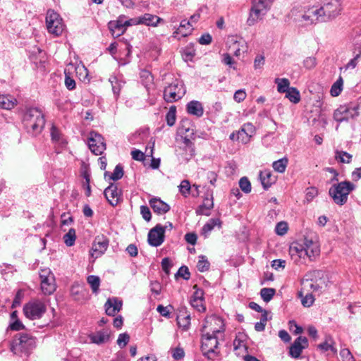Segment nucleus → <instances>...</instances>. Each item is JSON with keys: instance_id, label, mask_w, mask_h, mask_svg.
<instances>
[{"instance_id": "21", "label": "nucleus", "mask_w": 361, "mask_h": 361, "mask_svg": "<svg viewBox=\"0 0 361 361\" xmlns=\"http://www.w3.org/2000/svg\"><path fill=\"white\" fill-rule=\"evenodd\" d=\"M255 133V127L251 123H245L239 130L236 131L237 140L243 144H247Z\"/></svg>"}, {"instance_id": "31", "label": "nucleus", "mask_w": 361, "mask_h": 361, "mask_svg": "<svg viewBox=\"0 0 361 361\" xmlns=\"http://www.w3.org/2000/svg\"><path fill=\"white\" fill-rule=\"evenodd\" d=\"M17 104V99L11 95L0 94V108L10 110Z\"/></svg>"}, {"instance_id": "10", "label": "nucleus", "mask_w": 361, "mask_h": 361, "mask_svg": "<svg viewBox=\"0 0 361 361\" xmlns=\"http://www.w3.org/2000/svg\"><path fill=\"white\" fill-rule=\"evenodd\" d=\"M40 288L45 295H50L56 290V279L54 274L49 268L39 271Z\"/></svg>"}, {"instance_id": "15", "label": "nucleus", "mask_w": 361, "mask_h": 361, "mask_svg": "<svg viewBox=\"0 0 361 361\" xmlns=\"http://www.w3.org/2000/svg\"><path fill=\"white\" fill-rule=\"evenodd\" d=\"M166 228V226L157 224L149 231L148 233V243L150 245L158 247L163 243Z\"/></svg>"}, {"instance_id": "3", "label": "nucleus", "mask_w": 361, "mask_h": 361, "mask_svg": "<svg viewBox=\"0 0 361 361\" xmlns=\"http://www.w3.org/2000/svg\"><path fill=\"white\" fill-rule=\"evenodd\" d=\"M201 350L208 360H214L220 355L217 335L202 333Z\"/></svg>"}, {"instance_id": "37", "label": "nucleus", "mask_w": 361, "mask_h": 361, "mask_svg": "<svg viewBox=\"0 0 361 361\" xmlns=\"http://www.w3.org/2000/svg\"><path fill=\"white\" fill-rule=\"evenodd\" d=\"M87 282L90 286L92 293L97 294L100 286L99 277L95 275H90L87 277Z\"/></svg>"}, {"instance_id": "24", "label": "nucleus", "mask_w": 361, "mask_h": 361, "mask_svg": "<svg viewBox=\"0 0 361 361\" xmlns=\"http://www.w3.org/2000/svg\"><path fill=\"white\" fill-rule=\"evenodd\" d=\"M303 245L305 247V251L307 252V258L310 260L314 259L320 254V248L317 242L305 238Z\"/></svg>"}, {"instance_id": "36", "label": "nucleus", "mask_w": 361, "mask_h": 361, "mask_svg": "<svg viewBox=\"0 0 361 361\" xmlns=\"http://www.w3.org/2000/svg\"><path fill=\"white\" fill-rule=\"evenodd\" d=\"M109 82L111 84L112 91L115 98L117 99L120 95V92L123 86V82L119 80L116 77L112 76L109 78Z\"/></svg>"}, {"instance_id": "44", "label": "nucleus", "mask_w": 361, "mask_h": 361, "mask_svg": "<svg viewBox=\"0 0 361 361\" xmlns=\"http://www.w3.org/2000/svg\"><path fill=\"white\" fill-rule=\"evenodd\" d=\"M75 239L76 234L74 228H70L68 233L63 235L64 243L68 247L74 245Z\"/></svg>"}, {"instance_id": "33", "label": "nucleus", "mask_w": 361, "mask_h": 361, "mask_svg": "<svg viewBox=\"0 0 361 361\" xmlns=\"http://www.w3.org/2000/svg\"><path fill=\"white\" fill-rule=\"evenodd\" d=\"M184 149L185 150V154L184 159L189 161L195 156V147L192 142L188 137L183 139Z\"/></svg>"}, {"instance_id": "7", "label": "nucleus", "mask_w": 361, "mask_h": 361, "mask_svg": "<svg viewBox=\"0 0 361 361\" xmlns=\"http://www.w3.org/2000/svg\"><path fill=\"white\" fill-rule=\"evenodd\" d=\"M353 190V185L351 183L343 181L333 185L329 192L336 204L343 205L347 202L348 196Z\"/></svg>"}, {"instance_id": "29", "label": "nucleus", "mask_w": 361, "mask_h": 361, "mask_svg": "<svg viewBox=\"0 0 361 361\" xmlns=\"http://www.w3.org/2000/svg\"><path fill=\"white\" fill-rule=\"evenodd\" d=\"M187 112L197 117H202L204 114V108L201 102L193 100L188 103Z\"/></svg>"}, {"instance_id": "34", "label": "nucleus", "mask_w": 361, "mask_h": 361, "mask_svg": "<svg viewBox=\"0 0 361 361\" xmlns=\"http://www.w3.org/2000/svg\"><path fill=\"white\" fill-rule=\"evenodd\" d=\"M123 168L121 164L116 166L114 172L110 173L108 171L104 173V178L112 180H118L123 176Z\"/></svg>"}, {"instance_id": "39", "label": "nucleus", "mask_w": 361, "mask_h": 361, "mask_svg": "<svg viewBox=\"0 0 361 361\" xmlns=\"http://www.w3.org/2000/svg\"><path fill=\"white\" fill-rule=\"evenodd\" d=\"M286 97L294 104H298L300 101V92L297 88L293 87L286 92Z\"/></svg>"}, {"instance_id": "23", "label": "nucleus", "mask_w": 361, "mask_h": 361, "mask_svg": "<svg viewBox=\"0 0 361 361\" xmlns=\"http://www.w3.org/2000/svg\"><path fill=\"white\" fill-rule=\"evenodd\" d=\"M92 343L102 345L108 343L111 338V331L109 329H102L92 333L88 336Z\"/></svg>"}, {"instance_id": "25", "label": "nucleus", "mask_w": 361, "mask_h": 361, "mask_svg": "<svg viewBox=\"0 0 361 361\" xmlns=\"http://www.w3.org/2000/svg\"><path fill=\"white\" fill-rule=\"evenodd\" d=\"M153 212L158 214H164L170 210V206L159 197H153L149 201Z\"/></svg>"}, {"instance_id": "16", "label": "nucleus", "mask_w": 361, "mask_h": 361, "mask_svg": "<svg viewBox=\"0 0 361 361\" xmlns=\"http://www.w3.org/2000/svg\"><path fill=\"white\" fill-rule=\"evenodd\" d=\"M324 13L325 21H329L338 16L341 11V6L338 1L331 0L325 4L323 6H320Z\"/></svg>"}, {"instance_id": "64", "label": "nucleus", "mask_w": 361, "mask_h": 361, "mask_svg": "<svg viewBox=\"0 0 361 361\" xmlns=\"http://www.w3.org/2000/svg\"><path fill=\"white\" fill-rule=\"evenodd\" d=\"M361 57V49L360 50L359 53L356 54L353 59H352L345 66V69L348 68H355L358 63V60Z\"/></svg>"}, {"instance_id": "51", "label": "nucleus", "mask_w": 361, "mask_h": 361, "mask_svg": "<svg viewBox=\"0 0 361 361\" xmlns=\"http://www.w3.org/2000/svg\"><path fill=\"white\" fill-rule=\"evenodd\" d=\"M179 188V192L183 195L184 197H188L190 195V183L189 180H183L181 181Z\"/></svg>"}, {"instance_id": "12", "label": "nucleus", "mask_w": 361, "mask_h": 361, "mask_svg": "<svg viewBox=\"0 0 361 361\" xmlns=\"http://www.w3.org/2000/svg\"><path fill=\"white\" fill-rule=\"evenodd\" d=\"M324 13L321 7L317 6H308L305 8L302 19L306 25L326 22Z\"/></svg>"}, {"instance_id": "20", "label": "nucleus", "mask_w": 361, "mask_h": 361, "mask_svg": "<svg viewBox=\"0 0 361 361\" xmlns=\"http://www.w3.org/2000/svg\"><path fill=\"white\" fill-rule=\"evenodd\" d=\"M126 16L121 15L116 20H111L108 23V27L114 37H118L125 33L127 28L124 23Z\"/></svg>"}, {"instance_id": "18", "label": "nucleus", "mask_w": 361, "mask_h": 361, "mask_svg": "<svg viewBox=\"0 0 361 361\" xmlns=\"http://www.w3.org/2000/svg\"><path fill=\"white\" fill-rule=\"evenodd\" d=\"M308 340L305 336L298 337L290 346L289 355L291 357L298 359L302 350L308 347Z\"/></svg>"}, {"instance_id": "8", "label": "nucleus", "mask_w": 361, "mask_h": 361, "mask_svg": "<svg viewBox=\"0 0 361 361\" xmlns=\"http://www.w3.org/2000/svg\"><path fill=\"white\" fill-rule=\"evenodd\" d=\"M202 333L217 335L225 331L224 321L216 314L207 316L201 329Z\"/></svg>"}, {"instance_id": "28", "label": "nucleus", "mask_w": 361, "mask_h": 361, "mask_svg": "<svg viewBox=\"0 0 361 361\" xmlns=\"http://www.w3.org/2000/svg\"><path fill=\"white\" fill-rule=\"evenodd\" d=\"M213 207V196L210 195V197H207L203 200L202 204L196 209V214L197 215L209 216L210 214V210Z\"/></svg>"}, {"instance_id": "13", "label": "nucleus", "mask_w": 361, "mask_h": 361, "mask_svg": "<svg viewBox=\"0 0 361 361\" xmlns=\"http://www.w3.org/2000/svg\"><path fill=\"white\" fill-rule=\"evenodd\" d=\"M109 245V240L106 235L103 234L97 235L92 242L90 252L91 257L94 259L100 257L105 253Z\"/></svg>"}, {"instance_id": "55", "label": "nucleus", "mask_w": 361, "mask_h": 361, "mask_svg": "<svg viewBox=\"0 0 361 361\" xmlns=\"http://www.w3.org/2000/svg\"><path fill=\"white\" fill-rule=\"evenodd\" d=\"M191 305L200 312H204L206 307L204 305V300H190Z\"/></svg>"}, {"instance_id": "63", "label": "nucleus", "mask_w": 361, "mask_h": 361, "mask_svg": "<svg viewBox=\"0 0 361 361\" xmlns=\"http://www.w3.org/2000/svg\"><path fill=\"white\" fill-rule=\"evenodd\" d=\"M340 355L343 361H354L352 353L347 348L341 349L340 351Z\"/></svg>"}, {"instance_id": "14", "label": "nucleus", "mask_w": 361, "mask_h": 361, "mask_svg": "<svg viewBox=\"0 0 361 361\" xmlns=\"http://www.w3.org/2000/svg\"><path fill=\"white\" fill-rule=\"evenodd\" d=\"M88 147L95 155H100L106 149L104 137L99 133L92 131L88 138Z\"/></svg>"}, {"instance_id": "58", "label": "nucleus", "mask_w": 361, "mask_h": 361, "mask_svg": "<svg viewBox=\"0 0 361 361\" xmlns=\"http://www.w3.org/2000/svg\"><path fill=\"white\" fill-rule=\"evenodd\" d=\"M246 97H247V94H246L245 90L244 89H240V90L235 91V92L234 93V95H233V99L236 102L240 103L245 99Z\"/></svg>"}, {"instance_id": "53", "label": "nucleus", "mask_w": 361, "mask_h": 361, "mask_svg": "<svg viewBox=\"0 0 361 361\" xmlns=\"http://www.w3.org/2000/svg\"><path fill=\"white\" fill-rule=\"evenodd\" d=\"M173 309L171 305L164 307L162 305H159L157 307V312L163 317L170 318L171 310Z\"/></svg>"}, {"instance_id": "1", "label": "nucleus", "mask_w": 361, "mask_h": 361, "mask_svg": "<svg viewBox=\"0 0 361 361\" xmlns=\"http://www.w3.org/2000/svg\"><path fill=\"white\" fill-rule=\"evenodd\" d=\"M23 124L29 133L33 135H39L45 125L44 116L42 111L37 108L29 109L24 114Z\"/></svg>"}, {"instance_id": "6", "label": "nucleus", "mask_w": 361, "mask_h": 361, "mask_svg": "<svg viewBox=\"0 0 361 361\" xmlns=\"http://www.w3.org/2000/svg\"><path fill=\"white\" fill-rule=\"evenodd\" d=\"M274 0H252V7L247 19L249 25H255L262 19L270 8Z\"/></svg>"}, {"instance_id": "26", "label": "nucleus", "mask_w": 361, "mask_h": 361, "mask_svg": "<svg viewBox=\"0 0 361 361\" xmlns=\"http://www.w3.org/2000/svg\"><path fill=\"white\" fill-rule=\"evenodd\" d=\"M105 312L109 316H114L120 311L122 307V302L116 298H109L105 305Z\"/></svg>"}, {"instance_id": "35", "label": "nucleus", "mask_w": 361, "mask_h": 361, "mask_svg": "<svg viewBox=\"0 0 361 361\" xmlns=\"http://www.w3.org/2000/svg\"><path fill=\"white\" fill-rule=\"evenodd\" d=\"M221 221L219 219H209L202 227V233L205 237L211 232L216 226L221 227Z\"/></svg>"}, {"instance_id": "40", "label": "nucleus", "mask_w": 361, "mask_h": 361, "mask_svg": "<svg viewBox=\"0 0 361 361\" xmlns=\"http://www.w3.org/2000/svg\"><path fill=\"white\" fill-rule=\"evenodd\" d=\"M334 342L331 340V338L327 339L325 342L320 343L317 345V348L319 349L322 352H326L328 350H331L334 354L337 353V349L334 347Z\"/></svg>"}, {"instance_id": "54", "label": "nucleus", "mask_w": 361, "mask_h": 361, "mask_svg": "<svg viewBox=\"0 0 361 361\" xmlns=\"http://www.w3.org/2000/svg\"><path fill=\"white\" fill-rule=\"evenodd\" d=\"M75 71L80 80L85 81L88 75V71L84 66H78L75 68Z\"/></svg>"}, {"instance_id": "30", "label": "nucleus", "mask_w": 361, "mask_h": 361, "mask_svg": "<svg viewBox=\"0 0 361 361\" xmlns=\"http://www.w3.org/2000/svg\"><path fill=\"white\" fill-rule=\"evenodd\" d=\"M163 20L156 15L151 13H145L140 16V25H145L147 26L156 27Z\"/></svg>"}, {"instance_id": "43", "label": "nucleus", "mask_w": 361, "mask_h": 361, "mask_svg": "<svg viewBox=\"0 0 361 361\" xmlns=\"http://www.w3.org/2000/svg\"><path fill=\"white\" fill-rule=\"evenodd\" d=\"M335 159L345 164H349L352 160V155L344 151H336Z\"/></svg>"}, {"instance_id": "45", "label": "nucleus", "mask_w": 361, "mask_h": 361, "mask_svg": "<svg viewBox=\"0 0 361 361\" xmlns=\"http://www.w3.org/2000/svg\"><path fill=\"white\" fill-rule=\"evenodd\" d=\"M288 164L286 158L280 159L274 161L272 164L274 169L279 173H283L286 171Z\"/></svg>"}, {"instance_id": "61", "label": "nucleus", "mask_w": 361, "mask_h": 361, "mask_svg": "<svg viewBox=\"0 0 361 361\" xmlns=\"http://www.w3.org/2000/svg\"><path fill=\"white\" fill-rule=\"evenodd\" d=\"M140 214L145 221H149L151 220L152 214L149 208L147 206L142 205L140 207Z\"/></svg>"}, {"instance_id": "41", "label": "nucleus", "mask_w": 361, "mask_h": 361, "mask_svg": "<svg viewBox=\"0 0 361 361\" xmlns=\"http://www.w3.org/2000/svg\"><path fill=\"white\" fill-rule=\"evenodd\" d=\"M276 293V290L272 288H264L260 290V296L262 300L268 302H269Z\"/></svg>"}, {"instance_id": "5", "label": "nucleus", "mask_w": 361, "mask_h": 361, "mask_svg": "<svg viewBox=\"0 0 361 361\" xmlns=\"http://www.w3.org/2000/svg\"><path fill=\"white\" fill-rule=\"evenodd\" d=\"M360 104L357 102H349L341 105L334 112V118L338 123L348 121L359 116Z\"/></svg>"}, {"instance_id": "38", "label": "nucleus", "mask_w": 361, "mask_h": 361, "mask_svg": "<svg viewBox=\"0 0 361 361\" xmlns=\"http://www.w3.org/2000/svg\"><path fill=\"white\" fill-rule=\"evenodd\" d=\"M274 82L277 85V90L280 93H286L290 87V81L287 78H276Z\"/></svg>"}, {"instance_id": "59", "label": "nucleus", "mask_w": 361, "mask_h": 361, "mask_svg": "<svg viewBox=\"0 0 361 361\" xmlns=\"http://www.w3.org/2000/svg\"><path fill=\"white\" fill-rule=\"evenodd\" d=\"M275 231L278 235H283L288 231V224L284 221H281L276 224Z\"/></svg>"}, {"instance_id": "9", "label": "nucleus", "mask_w": 361, "mask_h": 361, "mask_svg": "<svg viewBox=\"0 0 361 361\" xmlns=\"http://www.w3.org/2000/svg\"><path fill=\"white\" fill-rule=\"evenodd\" d=\"M46 311V305L39 299L31 300L23 307L25 316L32 320L40 319Z\"/></svg>"}, {"instance_id": "11", "label": "nucleus", "mask_w": 361, "mask_h": 361, "mask_svg": "<svg viewBox=\"0 0 361 361\" xmlns=\"http://www.w3.org/2000/svg\"><path fill=\"white\" fill-rule=\"evenodd\" d=\"M185 93L183 84L175 80L164 90V98L167 102H174L181 99Z\"/></svg>"}, {"instance_id": "60", "label": "nucleus", "mask_w": 361, "mask_h": 361, "mask_svg": "<svg viewBox=\"0 0 361 361\" xmlns=\"http://www.w3.org/2000/svg\"><path fill=\"white\" fill-rule=\"evenodd\" d=\"M317 59L315 57L310 56L303 61V65L307 69H312L317 66Z\"/></svg>"}, {"instance_id": "22", "label": "nucleus", "mask_w": 361, "mask_h": 361, "mask_svg": "<svg viewBox=\"0 0 361 361\" xmlns=\"http://www.w3.org/2000/svg\"><path fill=\"white\" fill-rule=\"evenodd\" d=\"M228 49L236 57L245 53L247 50V45L245 40L243 39H238L236 37H232L229 42Z\"/></svg>"}, {"instance_id": "17", "label": "nucleus", "mask_w": 361, "mask_h": 361, "mask_svg": "<svg viewBox=\"0 0 361 361\" xmlns=\"http://www.w3.org/2000/svg\"><path fill=\"white\" fill-rule=\"evenodd\" d=\"M305 247L303 243L293 242L289 248V253L291 259L295 263H300L302 260H305L307 257V252L305 251Z\"/></svg>"}, {"instance_id": "49", "label": "nucleus", "mask_w": 361, "mask_h": 361, "mask_svg": "<svg viewBox=\"0 0 361 361\" xmlns=\"http://www.w3.org/2000/svg\"><path fill=\"white\" fill-rule=\"evenodd\" d=\"M318 195V190L316 187H309L305 190V202L309 203Z\"/></svg>"}, {"instance_id": "2", "label": "nucleus", "mask_w": 361, "mask_h": 361, "mask_svg": "<svg viewBox=\"0 0 361 361\" xmlns=\"http://www.w3.org/2000/svg\"><path fill=\"white\" fill-rule=\"evenodd\" d=\"M35 338L29 334L19 333L13 338L11 343V351L17 355L27 353L35 347Z\"/></svg>"}, {"instance_id": "27", "label": "nucleus", "mask_w": 361, "mask_h": 361, "mask_svg": "<svg viewBox=\"0 0 361 361\" xmlns=\"http://www.w3.org/2000/svg\"><path fill=\"white\" fill-rule=\"evenodd\" d=\"M192 30L191 22L184 19L181 20L179 27L173 32V37H177L178 35H180L183 37H187L191 34Z\"/></svg>"}, {"instance_id": "4", "label": "nucleus", "mask_w": 361, "mask_h": 361, "mask_svg": "<svg viewBox=\"0 0 361 361\" xmlns=\"http://www.w3.org/2000/svg\"><path fill=\"white\" fill-rule=\"evenodd\" d=\"M45 22L48 32L54 37L61 36L65 30L66 25L62 18L54 10L47 11Z\"/></svg>"}, {"instance_id": "62", "label": "nucleus", "mask_w": 361, "mask_h": 361, "mask_svg": "<svg viewBox=\"0 0 361 361\" xmlns=\"http://www.w3.org/2000/svg\"><path fill=\"white\" fill-rule=\"evenodd\" d=\"M51 137L52 141L54 142H58L61 140V134L55 126H52L51 128Z\"/></svg>"}, {"instance_id": "52", "label": "nucleus", "mask_w": 361, "mask_h": 361, "mask_svg": "<svg viewBox=\"0 0 361 361\" xmlns=\"http://www.w3.org/2000/svg\"><path fill=\"white\" fill-rule=\"evenodd\" d=\"M239 186L242 191L249 193L251 191V183L247 177H243L239 180Z\"/></svg>"}, {"instance_id": "47", "label": "nucleus", "mask_w": 361, "mask_h": 361, "mask_svg": "<svg viewBox=\"0 0 361 361\" xmlns=\"http://www.w3.org/2000/svg\"><path fill=\"white\" fill-rule=\"evenodd\" d=\"M342 85H343V79L340 77L331 86V94L333 97L338 96L342 91Z\"/></svg>"}, {"instance_id": "48", "label": "nucleus", "mask_w": 361, "mask_h": 361, "mask_svg": "<svg viewBox=\"0 0 361 361\" xmlns=\"http://www.w3.org/2000/svg\"><path fill=\"white\" fill-rule=\"evenodd\" d=\"M303 291H304V290L302 289L299 292V295H300V297L302 298V300H301L302 304L305 307H310L314 301V296L312 295V293H307L305 296H303L302 295Z\"/></svg>"}, {"instance_id": "32", "label": "nucleus", "mask_w": 361, "mask_h": 361, "mask_svg": "<svg viewBox=\"0 0 361 361\" xmlns=\"http://www.w3.org/2000/svg\"><path fill=\"white\" fill-rule=\"evenodd\" d=\"M259 178L263 188L267 190L273 183H275V177L272 175L271 172L269 170H264L260 172Z\"/></svg>"}, {"instance_id": "57", "label": "nucleus", "mask_w": 361, "mask_h": 361, "mask_svg": "<svg viewBox=\"0 0 361 361\" xmlns=\"http://www.w3.org/2000/svg\"><path fill=\"white\" fill-rule=\"evenodd\" d=\"M65 85L68 90H73L76 86L75 80L66 71H65Z\"/></svg>"}, {"instance_id": "50", "label": "nucleus", "mask_w": 361, "mask_h": 361, "mask_svg": "<svg viewBox=\"0 0 361 361\" xmlns=\"http://www.w3.org/2000/svg\"><path fill=\"white\" fill-rule=\"evenodd\" d=\"M176 108L175 106H172L170 107L168 113L166 116V120L167 122V124L169 126H173L175 124L176 122Z\"/></svg>"}, {"instance_id": "46", "label": "nucleus", "mask_w": 361, "mask_h": 361, "mask_svg": "<svg viewBox=\"0 0 361 361\" xmlns=\"http://www.w3.org/2000/svg\"><path fill=\"white\" fill-rule=\"evenodd\" d=\"M177 323L180 327H183V329H188L190 324V316L189 314H180L177 317Z\"/></svg>"}, {"instance_id": "42", "label": "nucleus", "mask_w": 361, "mask_h": 361, "mask_svg": "<svg viewBox=\"0 0 361 361\" xmlns=\"http://www.w3.org/2000/svg\"><path fill=\"white\" fill-rule=\"evenodd\" d=\"M210 263L206 256H199L197 268L200 272H204L209 269Z\"/></svg>"}, {"instance_id": "56", "label": "nucleus", "mask_w": 361, "mask_h": 361, "mask_svg": "<svg viewBox=\"0 0 361 361\" xmlns=\"http://www.w3.org/2000/svg\"><path fill=\"white\" fill-rule=\"evenodd\" d=\"M130 341V336L128 334L123 333L119 334L117 339V344L121 348H124Z\"/></svg>"}, {"instance_id": "19", "label": "nucleus", "mask_w": 361, "mask_h": 361, "mask_svg": "<svg viewBox=\"0 0 361 361\" xmlns=\"http://www.w3.org/2000/svg\"><path fill=\"white\" fill-rule=\"evenodd\" d=\"M104 195L110 204L116 206L121 199L122 192L118 189L117 185L111 183L104 190Z\"/></svg>"}]
</instances>
